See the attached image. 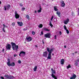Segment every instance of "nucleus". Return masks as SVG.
I'll list each match as a JSON object with an SVG mask.
<instances>
[{"label":"nucleus","instance_id":"nucleus-1","mask_svg":"<svg viewBox=\"0 0 79 79\" xmlns=\"http://www.w3.org/2000/svg\"><path fill=\"white\" fill-rule=\"evenodd\" d=\"M47 51L48 52V56L47 57L48 60H50V59H52V52L53 51V48H51L50 50V48H47Z\"/></svg>","mask_w":79,"mask_h":79},{"label":"nucleus","instance_id":"nucleus-2","mask_svg":"<svg viewBox=\"0 0 79 79\" xmlns=\"http://www.w3.org/2000/svg\"><path fill=\"white\" fill-rule=\"evenodd\" d=\"M10 44L12 45L13 50H15L16 51H17L18 49V45H16L15 43L13 42H11Z\"/></svg>","mask_w":79,"mask_h":79},{"label":"nucleus","instance_id":"nucleus-3","mask_svg":"<svg viewBox=\"0 0 79 79\" xmlns=\"http://www.w3.org/2000/svg\"><path fill=\"white\" fill-rule=\"evenodd\" d=\"M51 70L52 71V77H53L54 79H57V77L56 76L54 75L53 74H55L56 73V72L55 70H54L52 68L51 69Z\"/></svg>","mask_w":79,"mask_h":79},{"label":"nucleus","instance_id":"nucleus-4","mask_svg":"<svg viewBox=\"0 0 79 79\" xmlns=\"http://www.w3.org/2000/svg\"><path fill=\"white\" fill-rule=\"evenodd\" d=\"M11 47V45L10 44H7L6 47V50H10Z\"/></svg>","mask_w":79,"mask_h":79},{"label":"nucleus","instance_id":"nucleus-5","mask_svg":"<svg viewBox=\"0 0 79 79\" xmlns=\"http://www.w3.org/2000/svg\"><path fill=\"white\" fill-rule=\"evenodd\" d=\"M51 37V34L50 33H47L46 34L44 35V37L46 38H50Z\"/></svg>","mask_w":79,"mask_h":79},{"label":"nucleus","instance_id":"nucleus-6","mask_svg":"<svg viewBox=\"0 0 79 79\" xmlns=\"http://www.w3.org/2000/svg\"><path fill=\"white\" fill-rule=\"evenodd\" d=\"M4 77H6V78H7V79H9L15 78V77H14L13 76H11V75H10V76L9 75H5Z\"/></svg>","mask_w":79,"mask_h":79},{"label":"nucleus","instance_id":"nucleus-7","mask_svg":"<svg viewBox=\"0 0 79 79\" xmlns=\"http://www.w3.org/2000/svg\"><path fill=\"white\" fill-rule=\"evenodd\" d=\"M15 17L16 19H19V15L17 13V11H15Z\"/></svg>","mask_w":79,"mask_h":79},{"label":"nucleus","instance_id":"nucleus-8","mask_svg":"<svg viewBox=\"0 0 79 79\" xmlns=\"http://www.w3.org/2000/svg\"><path fill=\"white\" fill-rule=\"evenodd\" d=\"M48 55V52L47 51H45L43 52V56L44 57H47V56Z\"/></svg>","mask_w":79,"mask_h":79},{"label":"nucleus","instance_id":"nucleus-9","mask_svg":"<svg viewBox=\"0 0 79 79\" xmlns=\"http://www.w3.org/2000/svg\"><path fill=\"white\" fill-rule=\"evenodd\" d=\"M26 39L27 40L28 42H31V41L32 40V38L31 37H27L26 38Z\"/></svg>","mask_w":79,"mask_h":79},{"label":"nucleus","instance_id":"nucleus-10","mask_svg":"<svg viewBox=\"0 0 79 79\" xmlns=\"http://www.w3.org/2000/svg\"><path fill=\"white\" fill-rule=\"evenodd\" d=\"M69 21V19H67L65 21H64V23L65 24H67L68 23Z\"/></svg>","mask_w":79,"mask_h":79},{"label":"nucleus","instance_id":"nucleus-11","mask_svg":"<svg viewBox=\"0 0 79 79\" xmlns=\"http://www.w3.org/2000/svg\"><path fill=\"white\" fill-rule=\"evenodd\" d=\"M56 15H57L58 17H60L61 14H60V12L57 11L56 12Z\"/></svg>","mask_w":79,"mask_h":79},{"label":"nucleus","instance_id":"nucleus-12","mask_svg":"<svg viewBox=\"0 0 79 79\" xmlns=\"http://www.w3.org/2000/svg\"><path fill=\"white\" fill-rule=\"evenodd\" d=\"M76 78V75L75 74H73L72 77H71L70 79H74Z\"/></svg>","mask_w":79,"mask_h":79},{"label":"nucleus","instance_id":"nucleus-13","mask_svg":"<svg viewBox=\"0 0 79 79\" xmlns=\"http://www.w3.org/2000/svg\"><path fill=\"white\" fill-rule=\"evenodd\" d=\"M17 23L20 26H23V22H17Z\"/></svg>","mask_w":79,"mask_h":79},{"label":"nucleus","instance_id":"nucleus-14","mask_svg":"<svg viewBox=\"0 0 79 79\" xmlns=\"http://www.w3.org/2000/svg\"><path fill=\"white\" fill-rule=\"evenodd\" d=\"M3 27L2 28V31H3V32H5V27H7V26H6L4 24H3Z\"/></svg>","mask_w":79,"mask_h":79},{"label":"nucleus","instance_id":"nucleus-15","mask_svg":"<svg viewBox=\"0 0 79 79\" xmlns=\"http://www.w3.org/2000/svg\"><path fill=\"white\" fill-rule=\"evenodd\" d=\"M60 63L61 64H64V59H63L61 60Z\"/></svg>","mask_w":79,"mask_h":79},{"label":"nucleus","instance_id":"nucleus-16","mask_svg":"<svg viewBox=\"0 0 79 79\" xmlns=\"http://www.w3.org/2000/svg\"><path fill=\"white\" fill-rule=\"evenodd\" d=\"M62 7H64L65 6V3H64V2L63 1H62Z\"/></svg>","mask_w":79,"mask_h":79},{"label":"nucleus","instance_id":"nucleus-17","mask_svg":"<svg viewBox=\"0 0 79 79\" xmlns=\"http://www.w3.org/2000/svg\"><path fill=\"white\" fill-rule=\"evenodd\" d=\"M20 54H23V55H25L26 54V52L23 51H22L20 52Z\"/></svg>","mask_w":79,"mask_h":79},{"label":"nucleus","instance_id":"nucleus-18","mask_svg":"<svg viewBox=\"0 0 79 79\" xmlns=\"http://www.w3.org/2000/svg\"><path fill=\"white\" fill-rule=\"evenodd\" d=\"M37 69V66H35L34 68V71H36Z\"/></svg>","mask_w":79,"mask_h":79},{"label":"nucleus","instance_id":"nucleus-19","mask_svg":"<svg viewBox=\"0 0 79 79\" xmlns=\"http://www.w3.org/2000/svg\"><path fill=\"white\" fill-rule=\"evenodd\" d=\"M10 66H15V64L14 62H12L11 63Z\"/></svg>","mask_w":79,"mask_h":79},{"label":"nucleus","instance_id":"nucleus-20","mask_svg":"<svg viewBox=\"0 0 79 79\" xmlns=\"http://www.w3.org/2000/svg\"><path fill=\"white\" fill-rule=\"evenodd\" d=\"M54 9L55 11H57L58 10V9L56 8V6H54Z\"/></svg>","mask_w":79,"mask_h":79},{"label":"nucleus","instance_id":"nucleus-21","mask_svg":"<svg viewBox=\"0 0 79 79\" xmlns=\"http://www.w3.org/2000/svg\"><path fill=\"white\" fill-rule=\"evenodd\" d=\"M49 26H51V27H53V25H52V22H51V21H50V22H49Z\"/></svg>","mask_w":79,"mask_h":79},{"label":"nucleus","instance_id":"nucleus-22","mask_svg":"<svg viewBox=\"0 0 79 79\" xmlns=\"http://www.w3.org/2000/svg\"><path fill=\"white\" fill-rule=\"evenodd\" d=\"M7 64L8 66H11V63H10V62H7Z\"/></svg>","mask_w":79,"mask_h":79},{"label":"nucleus","instance_id":"nucleus-23","mask_svg":"<svg viewBox=\"0 0 79 79\" xmlns=\"http://www.w3.org/2000/svg\"><path fill=\"white\" fill-rule=\"evenodd\" d=\"M7 10H9V8H10V5H8L7 6Z\"/></svg>","mask_w":79,"mask_h":79},{"label":"nucleus","instance_id":"nucleus-24","mask_svg":"<svg viewBox=\"0 0 79 79\" xmlns=\"http://www.w3.org/2000/svg\"><path fill=\"white\" fill-rule=\"evenodd\" d=\"M11 25L13 27L15 26V22H13L12 23Z\"/></svg>","mask_w":79,"mask_h":79},{"label":"nucleus","instance_id":"nucleus-25","mask_svg":"<svg viewBox=\"0 0 79 79\" xmlns=\"http://www.w3.org/2000/svg\"><path fill=\"white\" fill-rule=\"evenodd\" d=\"M43 26V25H42V24H40L39 25V27L40 28H42V27Z\"/></svg>","mask_w":79,"mask_h":79},{"label":"nucleus","instance_id":"nucleus-26","mask_svg":"<svg viewBox=\"0 0 79 79\" xmlns=\"http://www.w3.org/2000/svg\"><path fill=\"white\" fill-rule=\"evenodd\" d=\"M71 68V65L70 64L68 65V66L67 67V69H69V68Z\"/></svg>","mask_w":79,"mask_h":79},{"label":"nucleus","instance_id":"nucleus-27","mask_svg":"<svg viewBox=\"0 0 79 79\" xmlns=\"http://www.w3.org/2000/svg\"><path fill=\"white\" fill-rule=\"evenodd\" d=\"M75 66H77L78 64H77V62L76 61H75Z\"/></svg>","mask_w":79,"mask_h":79},{"label":"nucleus","instance_id":"nucleus-28","mask_svg":"<svg viewBox=\"0 0 79 79\" xmlns=\"http://www.w3.org/2000/svg\"><path fill=\"white\" fill-rule=\"evenodd\" d=\"M64 29H65V30H67V27H66V25H64Z\"/></svg>","mask_w":79,"mask_h":79},{"label":"nucleus","instance_id":"nucleus-29","mask_svg":"<svg viewBox=\"0 0 79 79\" xmlns=\"http://www.w3.org/2000/svg\"><path fill=\"white\" fill-rule=\"evenodd\" d=\"M66 31L67 32V34H69V30H68L67 29Z\"/></svg>","mask_w":79,"mask_h":79},{"label":"nucleus","instance_id":"nucleus-30","mask_svg":"<svg viewBox=\"0 0 79 79\" xmlns=\"http://www.w3.org/2000/svg\"><path fill=\"white\" fill-rule=\"evenodd\" d=\"M44 40H42L43 44V45H45V42H44Z\"/></svg>","mask_w":79,"mask_h":79},{"label":"nucleus","instance_id":"nucleus-31","mask_svg":"<svg viewBox=\"0 0 79 79\" xmlns=\"http://www.w3.org/2000/svg\"><path fill=\"white\" fill-rule=\"evenodd\" d=\"M26 18H27V19H29V16L28 15H26Z\"/></svg>","mask_w":79,"mask_h":79},{"label":"nucleus","instance_id":"nucleus-32","mask_svg":"<svg viewBox=\"0 0 79 79\" xmlns=\"http://www.w3.org/2000/svg\"><path fill=\"white\" fill-rule=\"evenodd\" d=\"M18 63H19V64H21V61L20 60H18Z\"/></svg>","mask_w":79,"mask_h":79},{"label":"nucleus","instance_id":"nucleus-33","mask_svg":"<svg viewBox=\"0 0 79 79\" xmlns=\"http://www.w3.org/2000/svg\"><path fill=\"white\" fill-rule=\"evenodd\" d=\"M41 10H38V13H40V12H41Z\"/></svg>","mask_w":79,"mask_h":79},{"label":"nucleus","instance_id":"nucleus-34","mask_svg":"<svg viewBox=\"0 0 79 79\" xmlns=\"http://www.w3.org/2000/svg\"><path fill=\"white\" fill-rule=\"evenodd\" d=\"M35 32L34 31H32V34H33V35H35Z\"/></svg>","mask_w":79,"mask_h":79},{"label":"nucleus","instance_id":"nucleus-35","mask_svg":"<svg viewBox=\"0 0 79 79\" xmlns=\"http://www.w3.org/2000/svg\"><path fill=\"white\" fill-rule=\"evenodd\" d=\"M4 10L5 11H6V8L5 6H4Z\"/></svg>","mask_w":79,"mask_h":79},{"label":"nucleus","instance_id":"nucleus-36","mask_svg":"<svg viewBox=\"0 0 79 79\" xmlns=\"http://www.w3.org/2000/svg\"><path fill=\"white\" fill-rule=\"evenodd\" d=\"M25 8H24V7L22 8V10L23 11H24V10H25Z\"/></svg>","mask_w":79,"mask_h":79},{"label":"nucleus","instance_id":"nucleus-37","mask_svg":"<svg viewBox=\"0 0 79 79\" xmlns=\"http://www.w3.org/2000/svg\"><path fill=\"white\" fill-rule=\"evenodd\" d=\"M7 61H8L7 62H10V59H7Z\"/></svg>","mask_w":79,"mask_h":79},{"label":"nucleus","instance_id":"nucleus-38","mask_svg":"<svg viewBox=\"0 0 79 79\" xmlns=\"http://www.w3.org/2000/svg\"><path fill=\"white\" fill-rule=\"evenodd\" d=\"M53 19V16H52L51 18V20L52 21Z\"/></svg>","mask_w":79,"mask_h":79},{"label":"nucleus","instance_id":"nucleus-39","mask_svg":"<svg viewBox=\"0 0 79 79\" xmlns=\"http://www.w3.org/2000/svg\"><path fill=\"white\" fill-rule=\"evenodd\" d=\"M40 10H42V8H41V6H40Z\"/></svg>","mask_w":79,"mask_h":79},{"label":"nucleus","instance_id":"nucleus-40","mask_svg":"<svg viewBox=\"0 0 79 79\" xmlns=\"http://www.w3.org/2000/svg\"><path fill=\"white\" fill-rule=\"evenodd\" d=\"M20 6H23V4H21V3H20Z\"/></svg>","mask_w":79,"mask_h":79},{"label":"nucleus","instance_id":"nucleus-41","mask_svg":"<svg viewBox=\"0 0 79 79\" xmlns=\"http://www.w3.org/2000/svg\"><path fill=\"white\" fill-rule=\"evenodd\" d=\"M41 35H44V32H43V31H41Z\"/></svg>","mask_w":79,"mask_h":79},{"label":"nucleus","instance_id":"nucleus-42","mask_svg":"<svg viewBox=\"0 0 79 79\" xmlns=\"http://www.w3.org/2000/svg\"><path fill=\"white\" fill-rule=\"evenodd\" d=\"M59 33H60V35H61V31H60V32H59Z\"/></svg>","mask_w":79,"mask_h":79},{"label":"nucleus","instance_id":"nucleus-43","mask_svg":"<svg viewBox=\"0 0 79 79\" xmlns=\"http://www.w3.org/2000/svg\"><path fill=\"white\" fill-rule=\"evenodd\" d=\"M17 56V55H16V54H14V57H16V56Z\"/></svg>","mask_w":79,"mask_h":79},{"label":"nucleus","instance_id":"nucleus-44","mask_svg":"<svg viewBox=\"0 0 79 79\" xmlns=\"http://www.w3.org/2000/svg\"><path fill=\"white\" fill-rule=\"evenodd\" d=\"M54 37H55V39H56V35H55Z\"/></svg>","mask_w":79,"mask_h":79},{"label":"nucleus","instance_id":"nucleus-45","mask_svg":"<svg viewBox=\"0 0 79 79\" xmlns=\"http://www.w3.org/2000/svg\"><path fill=\"white\" fill-rule=\"evenodd\" d=\"M46 31H50V30H48V29L47 28V29H46Z\"/></svg>","mask_w":79,"mask_h":79},{"label":"nucleus","instance_id":"nucleus-46","mask_svg":"<svg viewBox=\"0 0 79 79\" xmlns=\"http://www.w3.org/2000/svg\"><path fill=\"white\" fill-rule=\"evenodd\" d=\"M47 28H44V30H45V31H47Z\"/></svg>","mask_w":79,"mask_h":79},{"label":"nucleus","instance_id":"nucleus-47","mask_svg":"<svg viewBox=\"0 0 79 79\" xmlns=\"http://www.w3.org/2000/svg\"><path fill=\"white\" fill-rule=\"evenodd\" d=\"M77 61H78V62H79V59H78L77 60Z\"/></svg>","mask_w":79,"mask_h":79},{"label":"nucleus","instance_id":"nucleus-48","mask_svg":"<svg viewBox=\"0 0 79 79\" xmlns=\"http://www.w3.org/2000/svg\"><path fill=\"white\" fill-rule=\"evenodd\" d=\"M35 47L36 48H38V46H37V45H35Z\"/></svg>","mask_w":79,"mask_h":79},{"label":"nucleus","instance_id":"nucleus-49","mask_svg":"<svg viewBox=\"0 0 79 79\" xmlns=\"http://www.w3.org/2000/svg\"><path fill=\"white\" fill-rule=\"evenodd\" d=\"M4 51H5V49H4V48H3L2 50V52H4Z\"/></svg>","mask_w":79,"mask_h":79},{"label":"nucleus","instance_id":"nucleus-50","mask_svg":"<svg viewBox=\"0 0 79 79\" xmlns=\"http://www.w3.org/2000/svg\"><path fill=\"white\" fill-rule=\"evenodd\" d=\"M26 30H27L26 29H25V28H24L23 29V31H26Z\"/></svg>","mask_w":79,"mask_h":79},{"label":"nucleus","instance_id":"nucleus-51","mask_svg":"<svg viewBox=\"0 0 79 79\" xmlns=\"http://www.w3.org/2000/svg\"><path fill=\"white\" fill-rule=\"evenodd\" d=\"M37 13V11L36 10L35 11V13Z\"/></svg>","mask_w":79,"mask_h":79},{"label":"nucleus","instance_id":"nucleus-52","mask_svg":"<svg viewBox=\"0 0 79 79\" xmlns=\"http://www.w3.org/2000/svg\"><path fill=\"white\" fill-rule=\"evenodd\" d=\"M2 4V1H0V5H1Z\"/></svg>","mask_w":79,"mask_h":79},{"label":"nucleus","instance_id":"nucleus-53","mask_svg":"<svg viewBox=\"0 0 79 79\" xmlns=\"http://www.w3.org/2000/svg\"><path fill=\"white\" fill-rule=\"evenodd\" d=\"M64 48H66V45L64 46Z\"/></svg>","mask_w":79,"mask_h":79},{"label":"nucleus","instance_id":"nucleus-54","mask_svg":"<svg viewBox=\"0 0 79 79\" xmlns=\"http://www.w3.org/2000/svg\"><path fill=\"white\" fill-rule=\"evenodd\" d=\"M75 53H77V51L75 52Z\"/></svg>","mask_w":79,"mask_h":79},{"label":"nucleus","instance_id":"nucleus-55","mask_svg":"<svg viewBox=\"0 0 79 79\" xmlns=\"http://www.w3.org/2000/svg\"><path fill=\"white\" fill-rule=\"evenodd\" d=\"M52 56H53V55H54V53H52Z\"/></svg>","mask_w":79,"mask_h":79},{"label":"nucleus","instance_id":"nucleus-56","mask_svg":"<svg viewBox=\"0 0 79 79\" xmlns=\"http://www.w3.org/2000/svg\"><path fill=\"white\" fill-rule=\"evenodd\" d=\"M19 56H21V54H20H20H19Z\"/></svg>","mask_w":79,"mask_h":79},{"label":"nucleus","instance_id":"nucleus-57","mask_svg":"<svg viewBox=\"0 0 79 79\" xmlns=\"http://www.w3.org/2000/svg\"><path fill=\"white\" fill-rule=\"evenodd\" d=\"M52 1H53L54 0H52Z\"/></svg>","mask_w":79,"mask_h":79},{"label":"nucleus","instance_id":"nucleus-58","mask_svg":"<svg viewBox=\"0 0 79 79\" xmlns=\"http://www.w3.org/2000/svg\"><path fill=\"white\" fill-rule=\"evenodd\" d=\"M78 11H79V8H78Z\"/></svg>","mask_w":79,"mask_h":79},{"label":"nucleus","instance_id":"nucleus-59","mask_svg":"<svg viewBox=\"0 0 79 79\" xmlns=\"http://www.w3.org/2000/svg\"><path fill=\"white\" fill-rule=\"evenodd\" d=\"M43 5H44V4H43Z\"/></svg>","mask_w":79,"mask_h":79},{"label":"nucleus","instance_id":"nucleus-60","mask_svg":"<svg viewBox=\"0 0 79 79\" xmlns=\"http://www.w3.org/2000/svg\"><path fill=\"white\" fill-rule=\"evenodd\" d=\"M43 5H44V4H43Z\"/></svg>","mask_w":79,"mask_h":79},{"label":"nucleus","instance_id":"nucleus-61","mask_svg":"<svg viewBox=\"0 0 79 79\" xmlns=\"http://www.w3.org/2000/svg\"><path fill=\"white\" fill-rule=\"evenodd\" d=\"M24 43H25V44H26V42H25Z\"/></svg>","mask_w":79,"mask_h":79}]
</instances>
